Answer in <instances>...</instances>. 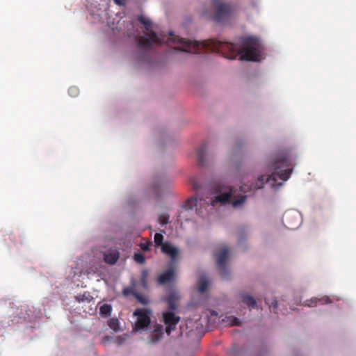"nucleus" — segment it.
<instances>
[{
  "label": "nucleus",
  "instance_id": "nucleus-14",
  "mask_svg": "<svg viewBox=\"0 0 356 356\" xmlns=\"http://www.w3.org/2000/svg\"><path fill=\"white\" fill-rule=\"evenodd\" d=\"M163 334V327L162 325H158L151 334V341L153 343L160 340Z\"/></svg>",
  "mask_w": 356,
  "mask_h": 356
},
{
  "label": "nucleus",
  "instance_id": "nucleus-8",
  "mask_svg": "<svg viewBox=\"0 0 356 356\" xmlns=\"http://www.w3.org/2000/svg\"><path fill=\"white\" fill-rule=\"evenodd\" d=\"M283 221L286 227L291 229H294L300 224V218L297 213L293 211L285 212L283 218Z\"/></svg>",
  "mask_w": 356,
  "mask_h": 356
},
{
  "label": "nucleus",
  "instance_id": "nucleus-30",
  "mask_svg": "<svg viewBox=\"0 0 356 356\" xmlns=\"http://www.w3.org/2000/svg\"><path fill=\"white\" fill-rule=\"evenodd\" d=\"M68 92H69L70 95H71L72 97H75L79 93V89L76 87H74H74H71L68 90Z\"/></svg>",
  "mask_w": 356,
  "mask_h": 356
},
{
  "label": "nucleus",
  "instance_id": "nucleus-10",
  "mask_svg": "<svg viewBox=\"0 0 356 356\" xmlns=\"http://www.w3.org/2000/svg\"><path fill=\"white\" fill-rule=\"evenodd\" d=\"M174 277L175 270L173 268H170L166 271H165L159 276L157 282L160 284H165L171 282L173 280Z\"/></svg>",
  "mask_w": 356,
  "mask_h": 356
},
{
  "label": "nucleus",
  "instance_id": "nucleus-23",
  "mask_svg": "<svg viewBox=\"0 0 356 356\" xmlns=\"http://www.w3.org/2000/svg\"><path fill=\"white\" fill-rule=\"evenodd\" d=\"M154 241L157 247H162V245L164 244L163 243V236L162 234L160 233H156L154 237Z\"/></svg>",
  "mask_w": 356,
  "mask_h": 356
},
{
  "label": "nucleus",
  "instance_id": "nucleus-35",
  "mask_svg": "<svg viewBox=\"0 0 356 356\" xmlns=\"http://www.w3.org/2000/svg\"><path fill=\"white\" fill-rule=\"evenodd\" d=\"M123 341H124V339L120 337H118V339H117V342L119 344H121L123 342Z\"/></svg>",
  "mask_w": 356,
  "mask_h": 356
},
{
  "label": "nucleus",
  "instance_id": "nucleus-17",
  "mask_svg": "<svg viewBox=\"0 0 356 356\" xmlns=\"http://www.w3.org/2000/svg\"><path fill=\"white\" fill-rule=\"evenodd\" d=\"M112 311V307L108 304H104L99 308V314L102 316H108L111 314Z\"/></svg>",
  "mask_w": 356,
  "mask_h": 356
},
{
  "label": "nucleus",
  "instance_id": "nucleus-4",
  "mask_svg": "<svg viewBox=\"0 0 356 356\" xmlns=\"http://www.w3.org/2000/svg\"><path fill=\"white\" fill-rule=\"evenodd\" d=\"M216 11L213 16V21L222 23L227 20L236 10V7L229 3H223L219 0H213Z\"/></svg>",
  "mask_w": 356,
  "mask_h": 356
},
{
  "label": "nucleus",
  "instance_id": "nucleus-29",
  "mask_svg": "<svg viewBox=\"0 0 356 356\" xmlns=\"http://www.w3.org/2000/svg\"><path fill=\"white\" fill-rule=\"evenodd\" d=\"M75 299L79 302H83L85 300L90 301V296L89 295H86V293L76 296H75Z\"/></svg>",
  "mask_w": 356,
  "mask_h": 356
},
{
  "label": "nucleus",
  "instance_id": "nucleus-20",
  "mask_svg": "<svg viewBox=\"0 0 356 356\" xmlns=\"http://www.w3.org/2000/svg\"><path fill=\"white\" fill-rule=\"evenodd\" d=\"M138 20L140 23L144 25L147 31H149L150 29L152 23L149 19H147L143 15H140L138 17Z\"/></svg>",
  "mask_w": 356,
  "mask_h": 356
},
{
  "label": "nucleus",
  "instance_id": "nucleus-33",
  "mask_svg": "<svg viewBox=\"0 0 356 356\" xmlns=\"http://www.w3.org/2000/svg\"><path fill=\"white\" fill-rule=\"evenodd\" d=\"M115 3L119 6L124 5L127 2V0H114Z\"/></svg>",
  "mask_w": 356,
  "mask_h": 356
},
{
  "label": "nucleus",
  "instance_id": "nucleus-16",
  "mask_svg": "<svg viewBox=\"0 0 356 356\" xmlns=\"http://www.w3.org/2000/svg\"><path fill=\"white\" fill-rule=\"evenodd\" d=\"M136 293L137 291L135 289V282L134 280L131 281V285L130 286L124 288L122 291V294L124 296H128L129 295L134 296V294Z\"/></svg>",
  "mask_w": 356,
  "mask_h": 356
},
{
  "label": "nucleus",
  "instance_id": "nucleus-13",
  "mask_svg": "<svg viewBox=\"0 0 356 356\" xmlns=\"http://www.w3.org/2000/svg\"><path fill=\"white\" fill-rule=\"evenodd\" d=\"M179 299L177 294L175 293H172L168 296L165 298V301L168 305V309L173 312L177 309V302Z\"/></svg>",
  "mask_w": 356,
  "mask_h": 356
},
{
  "label": "nucleus",
  "instance_id": "nucleus-32",
  "mask_svg": "<svg viewBox=\"0 0 356 356\" xmlns=\"http://www.w3.org/2000/svg\"><path fill=\"white\" fill-rule=\"evenodd\" d=\"M111 340V337H109V336H104L102 338V343L105 344V343L109 342Z\"/></svg>",
  "mask_w": 356,
  "mask_h": 356
},
{
  "label": "nucleus",
  "instance_id": "nucleus-15",
  "mask_svg": "<svg viewBox=\"0 0 356 356\" xmlns=\"http://www.w3.org/2000/svg\"><path fill=\"white\" fill-rule=\"evenodd\" d=\"M241 298L242 302L249 307H254L257 305L254 298L248 294H241Z\"/></svg>",
  "mask_w": 356,
  "mask_h": 356
},
{
  "label": "nucleus",
  "instance_id": "nucleus-6",
  "mask_svg": "<svg viewBox=\"0 0 356 356\" xmlns=\"http://www.w3.org/2000/svg\"><path fill=\"white\" fill-rule=\"evenodd\" d=\"M134 316L137 317V321L133 326L135 332H138L145 327H147L151 323V311L145 308L136 309L134 312Z\"/></svg>",
  "mask_w": 356,
  "mask_h": 356
},
{
  "label": "nucleus",
  "instance_id": "nucleus-11",
  "mask_svg": "<svg viewBox=\"0 0 356 356\" xmlns=\"http://www.w3.org/2000/svg\"><path fill=\"white\" fill-rule=\"evenodd\" d=\"M319 302L320 304H328L330 302V298L327 296H323L321 298H312L310 300H306L305 302V305L308 307H314Z\"/></svg>",
  "mask_w": 356,
  "mask_h": 356
},
{
  "label": "nucleus",
  "instance_id": "nucleus-9",
  "mask_svg": "<svg viewBox=\"0 0 356 356\" xmlns=\"http://www.w3.org/2000/svg\"><path fill=\"white\" fill-rule=\"evenodd\" d=\"M161 251L164 254L170 256L172 261H175L177 259L179 254L178 249L169 242H164V244L161 247Z\"/></svg>",
  "mask_w": 356,
  "mask_h": 356
},
{
  "label": "nucleus",
  "instance_id": "nucleus-27",
  "mask_svg": "<svg viewBox=\"0 0 356 356\" xmlns=\"http://www.w3.org/2000/svg\"><path fill=\"white\" fill-rule=\"evenodd\" d=\"M108 325L113 330H118L119 328V322L118 319L111 318L108 321Z\"/></svg>",
  "mask_w": 356,
  "mask_h": 356
},
{
  "label": "nucleus",
  "instance_id": "nucleus-25",
  "mask_svg": "<svg viewBox=\"0 0 356 356\" xmlns=\"http://www.w3.org/2000/svg\"><path fill=\"white\" fill-rule=\"evenodd\" d=\"M170 216L167 213H161L158 217V221L161 225H164L168 223Z\"/></svg>",
  "mask_w": 356,
  "mask_h": 356
},
{
  "label": "nucleus",
  "instance_id": "nucleus-34",
  "mask_svg": "<svg viewBox=\"0 0 356 356\" xmlns=\"http://www.w3.org/2000/svg\"><path fill=\"white\" fill-rule=\"evenodd\" d=\"M277 300H274L272 304H271V306L274 309H277Z\"/></svg>",
  "mask_w": 356,
  "mask_h": 356
},
{
  "label": "nucleus",
  "instance_id": "nucleus-3",
  "mask_svg": "<svg viewBox=\"0 0 356 356\" xmlns=\"http://www.w3.org/2000/svg\"><path fill=\"white\" fill-rule=\"evenodd\" d=\"M270 175H261L254 183L250 185L243 184L240 188L241 191L243 193L251 192L263 188L265 184H268L272 188L282 186L283 183L277 182V180L286 181L293 171V159L291 156L287 153L277 156L270 166Z\"/></svg>",
  "mask_w": 356,
  "mask_h": 356
},
{
  "label": "nucleus",
  "instance_id": "nucleus-12",
  "mask_svg": "<svg viewBox=\"0 0 356 356\" xmlns=\"http://www.w3.org/2000/svg\"><path fill=\"white\" fill-rule=\"evenodd\" d=\"M207 144H202L197 151V162L199 165L204 166L206 163L205 155L207 152Z\"/></svg>",
  "mask_w": 356,
  "mask_h": 356
},
{
  "label": "nucleus",
  "instance_id": "nucleus-19",
  "mask_svg": "<svg viewBox=\"0 0 356 356\" xmlns=\"http://www.w3.org/2000/svg\"><path fill=\"white\" fill-rule=\"evenodd\" d=\"M149 272L147 270L144 269L141 272L140 275V282L144 289L147 288V277H148Z\"/></svg>",
  "mask_w": 356,
  "mask_h": 356
},
{
  "label": "nucleus",
  "instance_id": "nucleus-1",
  "mask_svg": "<svg viewBox=\"0 0 356 356\" xmlns=\"http://www.w3.org/2000/svg\"><path fill=\"white\" fill-rule=\"evenodd\" d=\"M138 48L144 51L145 56H149L152 47L155 44L167 43L174 49L190 52L200 54L203 49L220 53L228 59H235L240 56L241 60L258 61L261 56L263 47L260 40L253 36L244 37L241 39L240 44L222 42L216 39H210L201 42L194 40H188L177 35L172 32L169 35H161L159 37L154 31H149L144 36L136 37Z\"/></svg>",
  "mask_w": 356,
  "mask_h": 356
},
{
  "label": "nucleus",
  "instance_id": "nucleus-18",
  "mask_svg": "<svg viewBox=\"0 0 356 356\" xmlns=\"http://www.w3.org/2000/svg\"><path fill=\"white\" fill-rule=\"evenodd\" d=\"M119 256L116 253L107 254L104 255V261L109 264H114L118 261Z\"/></svg>",
  "mask_w": 356,
  "mask_h": 356
},
{
  "label": "nucleus",
  "instance_id": "nucleus-28",
  "mask_svg": "<svg viewBox=\"0 0 356 356\" xmlns=\"http://www.w3.org/2000/svg\"><path fill=\"white\" fill-rule=\"evenodd\" d=\"M134 259L136 262L138 264H144L145 261V257L142 253H135L134 255Z\"/></svg>",
  "mask_w": 356,
  "mask_h": 356
},
{
  "label": "nucleus",
  "instance_id": "nucleus-24",
  "mask_svg": "<svg viewBox=\"0 0 356 356\" xmlns=\"http://www.w3.org/2000/svg\"><path fill=\"white\" fill-rule=\"evenodd\" d=\"M208 280L206 279H202L199 281L198 290L200 293L206 291L208 287Z\"/></svg>",
  "mask_w": 356,
  "mask_h": 356
},
{
  "label": "nucleus",
  "instance_id": "nucleus-7",
  "mask_svg": "<svg viewBox=\"0 0 356 356\" xmlns=\"http://www.w3.org/2000/svg\"><path fill=\"white\" fill-rule=\"evenodd\" d=\"M163 320L166 325L165 332L170 335L172 330H175L176 325L180 321V317L175 315L172 311L163 312Z\"/></svg>",
  "mask_w": 356,
  "mask_h": 356
},
{
  "label": "nucleus",
  "instance_id": "nucleus-26",
  "mask_svg": "<svg viewBox=\"0 0 356 356\" xmlns=\"http://www.w3.org/2000/svg\"><path fill=\"white\" fill-rule=\"evenodd\" d=\"M190 183L193 187V188L195 191H199L202 188V185L199 182L197 178L192 177L190 179Z\"/></svg>",
  "mask_w": 356,
  "mask_h": 356
},
{
  "label": "nucleus",
  "instance_id": "nucleus-22",
  "mask_svg": "<svg viewBox=\"0 0 356 356\" xmlns=\"http://www.w3.org/2000/svg\"><path fill=\"white\" fill-rule=\"evenodd\" d=\"M223 321L227 323L231 326L241 325L239 319L232 316L226 317Z\"/></svg>",
  "mask_w": 356,
  "mask_h": 356
},
{
  "label": "nucleus",
  "instance_id": "nucleus-31",
  "mask_svg": "<svg viewBox=\"0 0 356 356\" xmlns=\"http://www.w3.org/2000/svg\"><path fill=\"white\" fill-rule=\"evenodd\" d=\"M151 244H152V243L149 241H147L145 243H141L140 244V247L143 251H148L149 250V246Z\"/></svg>",
  "mask_w": 356,
  "mask_h": 356
},
{
  "label": "nucleus",
  "instance_id": "nucleus-21",
  "mask_svg": "<svg viewBox=\"0 0 356 356\" xmlns=\"http://www.w3.org/2000/svg\"><path fill=\"white\" fill-rule=\"evenodd\" d=\"M134 298L143 305H147L149 302L148 298L146 296L142 295L138 292L134 294Z\"/></svg>",
  "mask_w": 356,
  "mask_h": 356
},
{
  "label": "nucleus",
  "instance_id": "nucleus-5",
  "mask_svg": "<svg viewBox=\"0 0 356 356\" xmlns=\"http://www.w3.org/2000/svg\"><path fill=\"white\" fill-rule=\"evenodd\" d=\"M229 254V250L225 246L222 247L218 253H214V257L216 259V266L220 271V276L223 279L229 278V270L227 266Z\"/></svg>",
  "mask_w": 356,
  "mask_h": 356
},
{
  "label": "nucleus",
  "instance_id": "nucleus-2",
  "mask_svg": "<svg viewBox=\"0 0 356 356\" xmlns=\"http://www.w3.org/2000/svg\"><path fill=\"white\" fill-rule=\"evenodd\" d=\"M235 191L232 187L222 188L218 186L214 193L197 195L188 199L185 203L187 210L195 209L196 213L201 218L207 216L209 213L219 205H225L232 202L233 207L242 205L247 196L243 195L238 199H234Z\"/></svg>",
  "mask_w": 356,
  "mask_h": 356
}]
</instances>
